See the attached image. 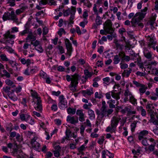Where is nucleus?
I'll return each mask as SVG.
<instances>
[{
  "label": "nucleus",
  "mask_w": 158,
  "mask_h": 158,
  "mask_svg": "<svg viewBox=\"0 0 158 158\" xmlns=\"http://www.w3.org/2000/svg\"><path fill=\"white\" fill-rule=\"evenodd\" d=\"M121 119V118L119 116L113 117L111 120L110 126L107 127L106 131L111 133L115 132L116 128Z\"/></svg>",
  "instance_id": "nucleus-1"
},
{
  "label": "nucleus",
  "mask_w": 158,
  "mask_h": 158,
  "mask_svg": "<svg viewBox=\"0 0 158 158\" xmlns=\"http://www.w3.org/2000/svg\"><path fill=\"white\" fill-rule=\"evenodd\" d=\"M147 10V7H145L144 9L141 10V12L137 13L135 15L131 21L133 26H135L138 21L142 20L144 18Z\"/></svg>",
  "instance_id": "nucleus-2"
},
{
  "label": "nucleus",
  "mask_w": 158,
  "mask_h": 158,
  "mask_svg": "<svg viewBox=\"0 0 158 158\" xmlns=\"http://www.w3.org/2000/svg\"><path fill=\"white\" fill-rule=\"evenodd\" d=\"M104 30H101L100 31V32L101 34H105V32L110 34H112L114 33L115 29L112 27V24L110 20H107L104 23Z\"/></svg>",
  "instance_id": "nucleus-3"
},
{
  "label": "nucleus",
  "mask_w": 158,
  "mask_h": 158,
  "mask_svg": "<svg viewBox=\"0 0 158 158\" xmlns=\"http://www.w3.org/2000/svg\"><path fill=\"white\" fill-rule=\"evenodd\" d=\"M120 59L121 60V62H123L124 60L129 61L130 60V58L129 56H126L124 52H120L118 54L114 56L113 59L114 64H118L120 62Z\"/></svg>",
  "instance_id": "nucleus-4"
},
{
  "label": "nucleus",
  "mask_w": 158,
  "mask_h": 158,
  "mask_svg": "<svg viewBox=\"0 0 158 158\" xmlns=\"http://www.w3.org/2000/svg\"><path fill=\"white\" fill-rule=\"evenodd\" d=\"M2 19L4 21L11 20L15 22H17L18 20L13 10H11L10 12L6 11L5 12L2 16Z\"/></svg>",
  "instance_id": "nucleus-5"
},
{
  "label": "nucleus",
  "mask_w": 158,
  "mask_h": 158,
  "mask_svg": "<svg viewBox=\"0 0 158 158\" xmlns=\"http://www.w3.org/2000/svg\"><path fill=\"white\" fill-rule=\"evenodd\" d=\"M32 96L34 98L37 99V103L35 106V109L38 111H41L42 109V105L41 104V101L40 97L38 96V94L36 92H33L31 94Z\"/></svg>",
  "instance_id": "nucleus-6"
},
{
  "label": "nucleus",
  "mask_w": 158,
  "mask_h": 158,
  "mask_svg": "<svg viewBox=\"0 0 158 158\" xmlns=\"http://www.w3.org/2000/svg\"><path fill=\"white\" fill-rule=\"evenodd\" d=\"M60 102L59 107L61 109H64L67 107V102L63 95H61L59 97Z\"/></svg>",
  "instance_id": "nucleus-7"
},
{
  "label": "nucleus",
  "mask_w": 158,
  "mask_h": 158,
  "mask_svg": "<svg viewBox=\"0 0 158 158\" xmlns=\"http://www.w3.org/2000/svg\"><path fill=\"white\" fill-rule=\"evenodd\" d=\"M65 42L67 50L66 54L70 56L73 51V48L72 44L71 43L69 40L67 39L65 40Z\"/></svg>",
  "instance_id": "nucleus-8"
},
{
  "label": "nucleus",
  "mask_w": 158,
  "mask_h": 158,
  "mask_svg": "<svg viewBox=\"0 0 158 158\" xmlns=\"http://www.w3.org/2000/svg\"><path fill=\"white\" fill-rule=\"evenodd\" d=\"M102 106L100 109L101 112L100 113L97 112V114L99 115L102 118H103L106 114L107 106L106 105L105 101L102 102Z\"/></svg>",
  "instance_id": "nucleus-9"
},
{
  "label": "nucleus",
  "mask_w": 158,
  "mask_h": 158,
  "mask_svg": "<svg viewBox=\"0 0 158 158\" xmlns=\"http://www.w3.org/2000/svg\"><path fill=\"white\" fill-rule=\"evenodd\" d=\"M97 16L95 19V23L93 24L92 28L93 29H96L98 26H99L102 24V21L101 19V18L98 15V13H97Z\"/></svg>",
  "instance_id": "nucleus-10"
},
{
  "label": "nucleus",
  "mask_w": 158,
  "mask_h": 158,
  "mask_svg": "<svg viewBox=\"0 0 158 158\" xmlns=\"http://www.w3.org/2000/svg\"><path fill=\"white\" fill-rule=\"evenodd\" d=\"M72 79L71 82V84L72 86H76L78 82V81L79 78V75L77 73H75L72 76Z\"/></svg>",
  "instance_id": "nucleus-11"
},
{
  "label": "nucleus",
  "mask_w": 158,
  "mask_h": 158,
  "mask_svg": "<svg viewBox=\"0 0 158 158\" xmlns=\"http://www.w3.org/2000/svg\"><path fill=\"white\" fill-rule=\"evenodd\" d=\"M149 133L148 131L143 130L137 133L138 135V139L139 140L142 139H143L146 138L145 137Z\"/></svg>",
  "instance_id": "nucleus-12"
},
{
  "label": "nucleus",
  "mask_w": 158,
  "mask_h": 158,
  "mask_svg": "<svg viewBox=\"0 0 158 158\" xmlns=\"http://www.w3.org/2000/svg\"><path fill=\"white\" fill-rule=\"evenodd\" d=\"M31 143L33 148L36 150H38L40 149V145L36 141L35 138L31 140Z\"/></svg>",
  "instance_id": "nucleus-13"
},
{
  "label": "nucleus",
  "mask_w": 158,
  "mask_h": 158,
  "mask_svg": "<svg viewBox=\"0 0 158 158\" xmlns=\"http://www.w3.org/2000/svg\"><path fill=\"white\" fill-rule=\"evenodd\" d=\"M103 1L104 0H97L96 3L94 4L93 10L95 14H97L98 12L97 6L99 7L103 3Z\"/></svg>",
  "instance_id": "nucleus-14"
},
{
  "label": "nucleus",
  "mask_w": 158,
  "mask_h": 158,
  "mask_svg": "<svg viewBox=\"0 0 158 158\" xmlns=\"http://www.w3.org/2000/svg\"><path fill=\"white\" fill-rule=\"evenodd\" d=\"M67 121L73 124H75L78 123L77 118H75L73 116L68 115L67 118Z\"/></svg>",
  "instance_id": "nucleus-15"
},
{
  "label": "nucleus",
  "mask_w": 158,
  "mask_h": 158,
  "mask_svg": "<svg viewBox=\"0 0 158 158\" xmlns=\"http://www.w3.org/2000/svg\"><path fill=\"white\" fill-rule=\"evenodd\" d=\"M76 114L79 116V119L80 121L83 122L85 120L84 114L83 112V110H77L76 111Z\"/></svg>",
  "instance_id": "nucleus-16"
},
{
  "label": "nucleus",
  "mask_w": 158,
  "mask_h": 158,
  "mask_svg": "<svg viewBox=\"0 0 158 158\" xmlns=\"http://www.w3.org/2000/svg\"><path fill=\"white\" fill-rule=\"evenodd\" d=\"M47 3L50 4L51 5H56V2L54 0H48L47 1L45 0H41L39 2V4L40 5L41 4L46 5Z\"/></svg>",
  "instance_id": "nucleus-17"
},
{
  "label": "nucleus",
  "mask_w": 158,
  "mask_h": 158,
  "mask_svg": "<svg viewBox=\"0 0 158 158\" xmlns=\"http://www.w3.org/2000/svg\"><path fill=\"white\" fill-rule=\"evenodd\" d=\"M155 39L153 37H151L150 36H148V46L150 47L153 48L156 44V41Z\"/></svg>",
  "instance_id": "nucleus-18"
},
{
  "label": "nucleus",
  "mask_w": 158,
  "mask_h": 158,
  "mask_svg": "<svg viewBox=\"0 0 158 158\" xmlns=\"http://www.w3.org/2000/svg\"><path fill=\"white\" fill-rule=\"evenodd\" d=\"M144 56L147 59L151 60L152 58V53L151 52L148 50L146 49H144L143 51Z\"/></svg>",
  "instance_id": "nucleus-19"
},
{
  "label": "nucleus",
  "mask_w": 158,
  "mask_h": 158,
  "mask_svg": "<svg viewBox=\"0 0 158 158\" xmlns=\"http://www.w3.org/2000/svg\"><path fill=\"white\" fill-rule=\"evenodd\" d=\"M15 91L14 89L12 90L11 93L8 95L9 98L12 101L15 102L18 100V97L14 94Z\"/></svg>",
  "instance_id": "nucleus-20"
},
{
  "label": "nucleus",
  "mask_w": 158,
  "mask_h": 158,
  "mask_svg": "<svg viewBox=\"0 0 158 158\" xmlns=\"http://www.w3.org/2000/svg\"><path fill=\"white\" fill-rule=\"evenodd\" d=\"M20 117L22 121H25L26 122H28L29 119L30 118V116L29 115L25 114H20Z\"/></svg>",
  "instance_id": "nucleus-21"
},
{
  "label": "nucleus",
  "mask_w": 158,
  "mask_h": 158,
  "mask_svg": "<svg viewBox=\"0 0 158 158\" xmlns=\"http://www.w3.org/2000/svg\"><path fill=\"white\" fill-rule=\"evenodd\" d=\"M11 89V87L8 86H6V87H4L2 88V93L4 94V93H5L7 94L8 95L9 94H10L11 93L12 90L11 91H10Z\"/></svg>",
  "instance_id": "nucleus-22"
},
{
  "label": "nucleus",
  "mask_w": 158,
  "mask_h": 158,
  "mask_svg": "<svg viewBox=\"0 0 158 158\" xmlns=\"http://www.w3.org/2000/svg\"><path fill=\"white\" fill-rule=\"evenodd\" d=\"M131 71L132 69L128 68L127 69L124 70L123 73L122 74V76L123 77L126 76L127 77L129 76Z\"/></svg>",
  "instance_id": "nucleus-23"
},
{
  "label": "nucleus",
  "mask_w": 158,
  "mask_h": 158,
  "mask_svg": "<svg viewBox=\"0 0 158 158\" xmlns=\"http://www.w3.org/2000/svg\"><path fill=\"white\" fill-rule=\"evenodd\" d=\"M66 134V139L67 140L69 139V138L70 137H72V135H74V133H72L71 131L69 128H67L65 131Z\"/></svg>",
  "instance_id": "nucleus-24"
},
{
  "label": "nucleus",
  "mask_w": 158,
  "mask_h": 158,
  "mask_svg": "<svg viewBox=\"0 0 158 158\" xmlns=\"http://www.w3.org/2000/svg\"><path fill=\"white\" fill-rule=\"evenodd\" d=\"M6 84L9 86H12V88L15 87V85L14 84V82L9 79H7L5 81Z\"/></svg>",
  "instance_id": "nucleus-25"
},
{
  "label": "nucleus",
  "mask_w": 158,
  "mask_h": 158,
  "mask_svg": "<svg viewBox=\"0 0 158 158\" xmlns=\"http://www.w3.org/2000/svg\"><path fill=\"white\" fill-rule=\"evenodd\" d=\"M88 113L90 119H92L95 118V115L93 111L91 110H89Z\"/></svg>",
  "instance_id": "nucleus-26"
},
{
  "label": "nucleus",
  "mask_w": 158,
  "mask_h": 158,
  "mask_svg": "<svg viewBox=\"0 0 158 158\" xmlns=\"http://www.w3.org/2000/svg\"><path fill=\"white\" fill-rule=\"evenodd\" d=\"M111 95L112 97L116 99V100H118L120 98L119 96L120 93H114L112 91L111 92Z\"/></svg>",
  "instance_id": "nucleus-27"
},
{
  "label": "nucleus",
  "mask_w": 158,
  "mask_h": 158,
  "mask_svg": "<svg viewBox=\"0 0 158 158\" xmlns=\"http://www.w3.org/2000/svg\"><path fill=\"white\" fill-rule=\"evenodd\" d=\"M67 111L69 114L73 115L76 113V109L70 107L67 109Z\"/></svg>",
  "instance_id": "nucleus-28"
},
{
  "label": "nucleus",
  "mask_w": 158,
  "mask_h": 158,
  "mask_svg": "<svg viewBox=\"0 0 158 158\" xmlns=\"http://www.w3.org/2000/svg\"><path fill=\"white\" fill-rule=\"evenodd\" d=\"M84 73L85 75V77L88 78L90 77L92 75V73L89 72L88 69H85L84 70Z\"/></svg>",
  "instance_id": "nucleus-29"
},
{
  "label": "nucleus",
  "mask_w": 158,
  "mask_h": 158,
  "mask_svg": "<svg viewBox=\"0 0 158 158\" xmlns=\"http://www.w3.org/2000/svg\"><path fill=\"white\" fill-rule=\"evenodd\" d=\"M129 100L130 102L133 105L137 104V100L135 99L134 97L132 94L129 97Z\"/></svg>",
  "instance_id": "nucleus-30"
},
{
  "label": "nucleus",
  "mask_w": 158,
  "mask_h": 158,
  "mask_svg": "<svg viewBox=\"0 0 158 158\" xmlns=\"http://www.w3.org/2000/svg\"><path fill=\"white\" fill-rule=\"evenodd\" d=\"M138 121H134L131 124V131L132 132H133L135 131V128L136 126V124Z\"/></svg>",
  "instance_id": "nucleus-31"
},
{
  "label": "nucleus",
  "mask_w": 158,
  "mask_h": 158,
  "mask_svg": "<svg viewBox=\"0 0 158 158\" xmlns=\"http://www.w3.org/2000/svg\"><path fill=\"white\" fill-rule=\"evenodd\" d=\"M88 21L86 19H84L83 21L81 22L80 23L79 25L82 28H84L85 25L88 23Z\"/></svg>",
  "instance_id": "nucleus-32"
},
{
  "label": "nucleus",
  "mask_w": 158,
  "mask_h": 158,
  "mask_svg": "<svg viewBox=\"0 0 158 158\" xmlns=\"http://www.w3.org/2000/svg\"><path fill=\"white\" fill-rule=\"evenodd\" d=\"M15 0H6L7 3L9 4L11 6H13L15 5Z\"/></svg>",
  "instance_id": "nucleus-33"
},
{
  "label": "nucleus",
  "mask_w": 158,
  "mask_h": 158,
  "mask_svg": "<svg viewBox=\"0 0 158 158\" xmlns=\"http://www.w3.org/2000/svg\"><path fill=\"white\" fill-rule=\"evenodd\" d=\"M139 141L141 142L142 145L145 146H147L148 145L147 139L146 138L143 139H142L139 140Z\"/></svg>",
  "instance_id": "nucleus-34"
},
{
  "label": "nucleus",
  "mask_w": 158,
  "mask_h": 158,
  "mask_svg": "<svg viewBox=\"0 0 158 158\" xmlns=\"http://www.w3.org/2000/svg\"><path fill=\"white\" fill-rule=\"evenodd\" d=\"M141 88L139 89V90L140 93L143 94L146 91V89H147V87L143 85V86H140Z\"/></svg>",
  "instance_id": "nucleus-35"
},
{
  "label": "nucleus",
  "mask_w": 158,
  "mask_h": 158,
  "mask_svg": "<svg viewBox=\"0 0 158 158\" xmlns=\"http://www.w3.org/2000/svg\"><path fill=\"white\" fill-rule=\"evenodd\" d=\"M26 40H31L32 41H34L35 40V37L32 34H30L28 35L27 37L26 38Z\"/></svg>",
  "instance_id": "nucleus-36"
},
{
  "label": "nucleus",
  "mask_w": 158,
  "mask_h": 158,
  "mask_svg": "<svg viewBox=\"0 0 158 158\" xmlns=\"http://www.w3.org/2000/svg\"><path fill=\"white\" fill-rule=\"evenodd\" d=\"M22 151L20 150H19L18 149L15 148L13 149L12 153L14 155L16 156L19 155V154Z\"/></svg>",
  "instance_id": "nucleus-37"
},
{
  "label": "nucleus",
  "mask_w": 158,
  "mask_h": 158,
  "mask_svg": "<svg viewBox=\"0 0 158 158\" xmlns=\"http://www.w3.org/2000/svg\"><path fill=\"white\" fill-rule=\"evenodd\" d=\"M156 145L155 144H151L149 146L148 149L150 152H153L154 150Z\"/></svg>",
  "instance_id": "nucleus-38"
},
{
  "label": "nucleus",
  "mask_w": 158,
  "mask_h": 158,
  "mask_svg": "<svg viewBox=\"0 0 158 158\" xmlns=\"http://www.w3.org/2000/svg\"><path fill=\"white\" fill-rule=\"evenodd\" d=\"M35 49L39 52L40 53H42L44 51L42 47L41 46L39 45L38 46H36L35 48Z\"/></svg>",
  "instance_id": "nucleus-39"
},
{
  "label": "nucleus",
  "mask_w": 158,
  "mask_h": 158,
  "mask_svg": "<svg viewBox=\"0 0 158 158\" xmlns=\"http://www.w3.org/2000/svg\"><path fill=\"white\" fill-rule=\"evenodd\" d=\"M58 33L60 36L61 37L63 34H65L66 32L63 28H60L58 31Z\"/></svg>",
  "instance_id": "nucleus-40"
},
{
  "label": "nucleus",
  "mask_w": 158,
  "mask_h": 158,
  "mask_svg": "<svg viewBox=\"0 0 158 158\" xmlns=\"http://www.w3.org/2000/svg\"><path fill=\"white\" fill-rule=\"evenodd\" d=\"M0 56L1 59L3 61H9V59L6 57V55L2 54L0 55Z\"/></svg>",
  "instance_id": "nucleus-41"
},
{
  "label": "nucleus",
  "mask_w": 158,
  "mask_h": 158,
  "mask_svg": "<svg viewBox=\"0 0 158 158\" xmlns=\"http://www.w3.org/2000/svg\"><path fill=\"white\" fill-rule=\"evenodd\" d=\"M9 63L11 65V66L13 67L14 68L15 67H16L18 65V64H17L13 60H9Z\"/></svg>",
  "instance_id": "nucleus-42"
},
{
  "label": "nucleus",
  "mask_w": 158,
  "mask_h": 158,
  "mask_svg": "<svg viewBox=\"0 0 158 158\" xmlns=\"http://www.w3.org/2000/svg\"><path fill=\"white\" fill-rule=\"evenodd\" d=\"M25 7H22L20 9H17L16 11V13L17 15H19V14L22 13L25 10Z\"/></svg>",
  "instance_id": "nucleus-43"
},
{
  "label": "nucleus",
  "mask_w": 158,
  "mask_h": 158,
  "mask_svg": "<svg viewBox=\"0 0 158 158\" xmlns=\"http://www.w3.org/2000/svg\"><path fill=\"white\" fill-rule=\"evenodd\" d=\"M108 150H103L102 152V158H106V156H107Z\"/></svg>",
  "instance_id": "nucleus-44"
},
{
  "label": "nucleus",
  "mask_w": 158,
  "mask_h": 158,
  "mask_svg": "<svg viewBox=\"0 0 158 158\" xmlns=\"http://www.w3.org/2000/svg\"><path fill=\"white\" fill-rule=\"evenodd\" d=\"M14 41L12 40V39H6L5 40V44L6 45H8L9 44H13L14 43Z\"/></svg>",
  "instance_id": "nucleus-45"
},
{
  "label": "nucleus",
  "mask_w": 158,
  "mask_h": 158,
  "mask_svg": "<svg viewBox=\"0 0 158 158\" xmlns=\"http://www.w3.org/2000/svg\"><path fill=\"white\" fill-rule=\"evenodd\" d=\"M40 75L41 77L45 79L47 78L48 76L47 74L43 71L41 72L40 73Z\"/></svg>",
  "instance_id": "nucleus-46"
},
{
  "label": "nucleus",
  "mask_w": 158,
  "mask_h": 158,
  "mask_svg": "<svg viewBox=\"0 0 158 158\" xmlns=\"http://www.w3.org/2000/svg\"><path fill=\"white\" fill-rule=\"evenodd\" d=\"M29 30L27 28H26L25 30L23 31H22L20 32L19 34V35H21V36H23L25 34H27L28 33Z\"/></svg>",
  "instance_id": "nucleus-47"
},
{
  "label": "nucleus",
  "mask_w": 158,
  "mask_h": 158,
  "mask_svg": "<svg viewBox=\"0 0 158 158\" xmlns=\"http://www.w3.org/2000/svg\"><path fill=\"white\" fill-rule=\"evenodd\" d=\"M83 3L85 6L89 8L91 7L92 6V4L89 0H86Z\"/></svg>",
  "instance_id": "nucleus-48"
},
{
  "label": "nucleus",
  "mask_w": 158,
  "mask_h": 158,
  "mask_svg": "<svg viewBox=\"0 0 158 158\" xmlns=\"http://www.w3.org/2000/svg\"><path fill=\"white\" fill-rule=\"evenodd\" d=\"M120 68L122 69H124L127 68L128 67V64L126 63H120Z\"/></svg>",
  "instance_id": "nucleus-49"
},
{
  "label": "nucleus",
  "mask_w": 158,
  "mask_h": 158,
  "mask_svg": "<svg viewBox=\"0 0 158 158\" xmlns=\"http://www.w3.org/2000/svg\"><path fill=\"white\" fill-rule=\"evenodd\" d=\"M16 139L17 141L21 142L23 140V138L21 136L20 134L19 133L17 134V135L16 136Z\"/></svg>",
  "instance_id": "nucleus-50"
},
{
  "label": "nucleus",
  "mask_w": 158,
  "mask_h": 158,
  "mask_svg": "<svg viewBox=\"0 0 158 158\" xmlns=\"http://www.w3.org/2000/svg\"><path fill=\"white\" fill-rule=\"evenodd\" d=\"M104 140V137L103 136H102L100 137L98 140L97 142L99 144H102L103 143Z\"/></svg>",
  "instance_id": "nucleus-51"
},
{
  "label": "nucleus",
  "mask_w": 158,
  "mask_h": 158,
  "mask_svg": "<svg viewBox=\"0 0 158 158\" xmlns=\"http://www.w3.org/2000/svg\"><path fill=\"white\" fill-rule=\"evenodd\" d=\"M3 72L4 73L3 75L4 76L6 77L7 78H10V73H8L6 70H3Z\"/></svg>",
  "instance_id": "nucleus-52"
},
{
  "label": "nucleus",
  "mask_w": 158,
  "mask_h": 158,
  "mask_svg": "<svg viewBox=\"0 0 158 158\" xmlns=\"http://www.w3.org/2000/svg\"><path fill=\"white\" fill-rule=\"evenodd\" d=\"M74 14H73L71 15L69 19V24H73V23L74 22L73 21V20L74 19Z\"/></svg>",
  "instance_id": "nucleus-53"
},
{
  "label": "nucleus",
  "mask_w": 158,
  "mask_h": 158,
  "mask_svg": "<svg viewBox=\"0 0 158 158\" xmlns=\"http://www.w3.org/2000/svg\"><path fill=\"white\" fill-rule=\"evenodd\" d=\"M133 84L135 85L137 87H139L140 86H143V85L142 84L138 82V81H133Z\"/></svg>",
  "instance_id": "nucleus-54"
},
{
  "label": "nucleus",
  "mask_w": 158,
  "mask_h": 158,
  "mask_svg": "<svg viewBox=\"0 0 158 158\" xmlns=\"http://www.w3.org/2000/svg\"><path fill=\"white\" fill-rule=\"evenodd\" d=\"M140 21V20L138 21V22L136 23V24L135 26H133L132 24L131 23V26L132 27H135L137 25H138V26L140 27L141 28H142L143 27V24L142 23H139V22Z\"/></svg>",
  "instance_id": "nucleus-55"
},
{
  "label": "nucleus",
  "mask_w": 158,
  "mask_h": 158,
  "mask_svg": "<svg viewBox=\"0 0 158 158\" xmlns=\"http://www.w3.org/2000/svg\"><path fill=\"white\" fill-rule=\"evenodd\" d=\"M102 80L104 81V83L106 84L107 85H108L107 83H109L110 81V78L108 77L103 78Z\"/></svg>",
  "instance_id": "nucleus-56"
},
{
  "label": "nucleus",
  "mask_w": 158,
  "mask_h": 158,
  "mask_svg": "<svg viewBox=\"0 0 158 158\" xmlns=\"http://www.w3.org/2000/svg\"><path fill=\"white\" fill-rule=\"evenodd\" d=\"M115 35L114 34V32L112 34H110V35H108L107 36V38L108 39V40H111L113 37H114L115 36Z\"/></svg>",
  "instance_id": "nucleus-57"
},
{
  "label": "nucleus",
  "mask_w": 158,
  "mask_h": 158,
  "mask_svg": "<svg viewBox=\"0 0 158 158\" xmlns=\"http://www.w3.org/2000/svg\"><path fill=\"white\" fill-rule=\"evenodd\" d=\"M132 94L129 91L128 89H127L125 91L124 95L126 97H128V96H129V97L131 96Z\"/></svg>",
  "instance_id": "nucleus-58"
},
{
  "label": "nucleus",
  "mask_w": 158,
  "mask_h": 158,
  "mask_svg": "<svg viewBox=\"0 0 158 158\" xmlns=\"http://www.w3.org/2000/svg\"><path fill=\"white\" fill-rule=\"evenodd\" d=\"M129 110V108L128 107H125L123 109H122L120 111L122 113L124 114L126 112L128 113Z\"/></svg>",
  "instance_id": "nucleus-59"
},
{
  "label": "nucleus",
  "mask_w": 158,
  "mask_h": 158,
  "mask_svg": "<svg viewBox=\"0 0 158 158\" xmlns=\"http://www.w3.org/2000/svg\"><path fill=\"white\" fill-rule=\"evenodd\" d=\"M70 10L69 9L66 10H64L63 12L64 16H68L70 13Z\"/></svg>",
  "instance_id": "nucleus-60"
},
{
  "label": "nucleus",
  "mask_w": 158,
  "mask_h": 158,
  "mask_svg": "<svg viewBox=\"0 0 158 158\" xmlns=\"http://www.w3.org/2000/svg\"><path fill=\"white\" fill-rule=\"evenodd\" d=\"M55 144L54 145V148L55 149L54 151L60 152L61 151V148L59 145H55Z\"/></svg>",
  "instance_id": "nucleus-61"
},
{
  "label": "nucleus",
  "mask_w": 158,
  "mask_h": 158,
  "mask_svg": "<svg viewBox=\"0 0 158 158\" xmlns=\"http://www.w3.org/2000/svg\"><path fill=\"white\" fill-rule=\"evenodd\" d=\"M19 31V29L18 28L16 27H14L11 28V32L12 33H13L15 32H17Z\"/></svg>",
  "instance_id": "nucleus-62"
},
{
  "label": "nucleus",
  "mask_w": 158,
  "mask_h": 158,
  "mask_svg": "<svg viewBox=\"0 0 158 158\" xmlns=\"http://www.w3.org/2000/svg\"><path fill=\"white\" fill-rule=\"evenodd\" d=\"M10 35L9 31H8L5 34L3 35V36L5 39H8L10 37Z\"/></svg>",
  "instance_id": "nucleus-63"
},
{
  "label": "nucleus",
  "mask_w": 158,
  "mask_h": 158,
  "mask_svg": "<svg viewBox=\"0 0 158 158\" xmlns=\"http://www.w3.org/2000/svg\"><path fill=\"white\" fill-rule=\"evenodd\" d=\"M51 108L52 110L54 111H56L57 109V105L55 104H53L51 107Z\"/></svg>",
  "instance_id": "nucleus-64"
}]
</instances>
